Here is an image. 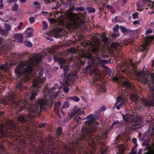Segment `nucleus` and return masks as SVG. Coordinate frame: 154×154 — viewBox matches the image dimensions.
I'll list each match as a JSON object with an SVG mask.
<instances>
[{"label": "nucleus", "instance_id": "20e7f679", "mask_svg": "<svg viewBox=\"0 0 154 154\" xmlns=\"http://www.w3.org/2000/svg\"><path fill=\"white\" fill-rule=\"evenodd\" d=\"M86 57L88 59L87 63L88 66H86L87 69H91L94 66V65L96 66H99L100 63L101 61L100 57H94L90 53H88L86 55Z\"/></svg>", "mask_w": 154, "mask_h": 154}, {"label": "nucleus", "instance_id": "7c9ffc66", "mask_svg": "<svg viewBox=\"0 0 154 154\" xmlns=\"http://www.w3.org/2000/svg\"><path fill=\"white\" fill-rule=\"evenodd\" d=\"M126 99L123 97L122 96L118 97H117V101L116 102V104H118L121 101H126Z\"/></svg>", "mask_w": 154, "mask_h": 154}, {"label": "nucleus", "instance_id": "cd10ccee", "mask_svg": "<svg viewBox=\"0 0 154 154\" xmlns=\"http://www.w3.org/2000/svg\"><path fill=\"white\" fill-rule=\"evenodd\" d=\"M0 69L5 72L8 71L9 69V68L5 64L1 65L0 66Z\"/></svg>", "mask_w": 154, "mask_h": 154}, {"label": "nucleus", "instance_id": "052dcab7", "mask_svg": "<svg viewBox=\"0 0 154 154\" xmlns=\"http://www.w3.org/2000/svg\"><path fill=\"white\" fill-rule=\"evenodd\" d=\"M25 44L26 46L28 47H31L32 45V44L29 41H26L25 43Z\"/></svg>", "mask_w": 154, "mask_h": 154}, {"label": "nucleus", "instance_id": "72a5a7b5", "mask_svg": "<svg viewBox=\"0 0 154 154\" xmlns=\"http://www.w3.org/2000/svg\"><path fill=\"white\" fill-rule=\"evenodd\" d=\"M62 130L63 129L61 127H60L57 128V130L56 133L57 136L58 137H59L60 136L62 133Z\"/></svg>", "mask_w": 154, "mask_h": 154}, {"label": "nucleus", "instance_id": "39448f33", "mask_svg": "<svg viewBox=\"0 0 154 154\" xmlns=\"http://www.w3.org/2000/svg\"><path fill=\"white\" fill-rule=\"evenodd\" d=\"M148 85L150 88V92L149 93V97L148 100L143 99L142 103V105L145 107H148L149 106L154 105V87L150 86L149 83Z\"/></svg>", "mask_w": 154, "mask_h": 154}, {"label": "nucleus", "instance_id": "37998d69", "mask_svg": "<svg viewBox=\"0 0 154 154\" xmlns=\"http://www.w3.org/2000/svg\"><path fill=\"white\" fill-rule=\"evenodd\" d=\"M119 46V44L117 42L113 43L111 45V47L114 48V49H117Z\"/></svg>", "mask_w": 154, "mask_h": 154}, {"label": "nucleus", "instance_id": "f03ea898", "mask_svg": "<svg viewBox=\"0 0 154 154\" xmlns=\"http://www.w3.org/2000/svg\"><path fill=\"white\" fill-rule=\"evenodd\" d=\"M98 119V116L93 115L92 114H90L85 119H87L88 121L85 122V124L82 127V136L85 140H88V143H90L91 146L92 147L94 146V140L95 138L93 134L97 130V128L95 123L91 124V123Z\"/></svg>", "mask_w": 154, "mask_h": 154}, {"label": "nucleus", "instance_id": "2eb2a0df", "mask_svg": "<svg viewBox=\"0 0 154 154\" xmlns=\"http://www.w3.org/2000/svg\"><path fill=\"white\" fill-rule=\"evenodd\" d=\"M122 85L123 86V88H125L130 91H131L134 88L133 85L131 84L128 81H123L122 83Z\"/></svg>", "mask_w": 154, "mask_h": 154}, {"label": "nucleus", "instance_id": "5fc2aeb1", "mask_svg": "<svg viewBox=\"0 0 154 154\" xmlns=\"http://www.w3.org/2000/svg\"><path fill=\"white\" fill-rule=\"evenodd\" d=\"M1 103L4 105H7L9 104V102L6 99L2 100H1Z\"/></svg>", "mask_w": 154, "mask_h": 154}, {"label": "nucleus", "instance_id": "a878e982", "mask_svg": "<svg viewBox=\"0 0 154 154\" xmlns=\"http://www.w3.org/2000/svg\"><path fill=\"white\" fill-rule=\"evenodd\" d=\"M51 1H52V3L54 2V4L56 5L55 6L52 7V9H57L59 8L60 6H58V1L57 0H51Z\"/></svg>", "mask_w": 154, "mask_h": 154}, {"label": "nucleus", "instance_id": "9b49d317", "mask_svg": "<svg viewBox=\"0 0 154 154\" xmlns=\"http://www.w3.org/2000/svg\"><path fill=\"white\" fill-rule=\"evenodd\" d=\"M31 119V116L30 114L27 115L23 114L20 115L17 120L19 122L24 123L26 122L30 121Z\"/></svg>", "mask_w": 154, "mask_h": 154}, {"label": "nucleus", "instance_id": "473e14b6", "mask_svg": "<svg viewBox=\"0 0 154 154\" xmlns=\"http://www.w3.org/2000/svg\"><path fill=\"white\" fill-rule=\"evenodd\" d=\"M99 70V69L97 67H96L93 69L92 72L96 75L99 76L100 74Z\"/></svg>", "mask_w": 154, "mask_h": 154}, {"label": "nucleus", "instance_id": "aec40b11", "mask_svg": "<svg viewBox=\"0 0 154 154\" xmlns=\"http://www.w3.org/2000/svg\"><path fill=\"white\" fill-rule=\"evenodd\" d=\"M15 40L18 42L22 43L23 40V34L18 33L14 35Z\"/></svg>", "mask_w": 154, "mask_h": 154}, {"label": "nucleus", "instance_id": "bb28decb", "mask_svg": "<svg viewBox=\"0 0 154 154\" xmlns=\"http://www.w3.org/2000/svg\"><path fill=\"white\" fill-rule=\"evenodd\" d=\"M119 152L121 154H123L125 152V148L123 144H120L119 146Z\"/></svg>", "mask_w": 154, "mask_h": 154}, {"label": "nucleus", "instance_id": "de8ad7c7", "mask_svg": "<svg viewBox=\"0 0 154 154\" xmlns=\"http://www.w3.org/2000/svg\"><path fill=\"white\" fill-rule=\"evenodd\" d=\"M120 29L123 32H128V29L125 27L124 26H120Z\"/></svg>", "mask_w": 154, "mask_h": 154}, {"label": "nucleus", "instance_id": "a18cd8bd", "mask_svg": "<svg viewBox=\"0 0 154 154\" xmlns=\"http://www.w3.org/2000/svg\"><path fill=\"white\" fill-rule=\"evenodd\" d=\"M139 14V13L138 12H136L132 14V17L133 19H137L139 18L138 15Z\"/></svg>", "mask_w": 154, "mask_h": 154}, {"label": "nucleus", "instance_id": "79ce46f5", "mask_svg": "<svg viewBox=\"0 0 154 154\" xmlns=\"http://www.w3.org/2000/svg\"><path fill=\"white\" fill-rule=\"evenodd\" d=\"M70 100H72L76 102H78L80 100V99L78 97L76 96L71 97H69Z\"/></svg>", "mask_w": 154, "mask_h": 154}, {"label": "nucleus", "instance_id": "3c124183", "mask_svg": "<svg viewBox=\"0 0 154 154\" xmlns=\"http://www.w3.org/2000/svg\"><path fill=\"white\" fill-rule=\"evenodd\" d=\"M119 29V26L118 25H115L113 28V30L114 32H118Z\"/></svg>", "mask_w": 154, "mask_h": 154}, {"label": "nucleus", "instance_id": "ea45409f", "mask_svg": "<svg viewBox=\"0 0 154 154\" xmlns=\"http://www.w3.org/2000/svg\"><path fill=\"white\" fill-rule=\"evenodd\" d=\"M80 109V108L77 105H75L74 107L73 111L75 113H77L79 112Z\"/></svg>", "mask_w": 154, "mask_h": 154}, {"label": "nucleus", "instance_id": "6e6d98bb", "mask_svg": "<svg viewBox=\"0 0 154 154\" xmlns=\"http://www.w3.org/2000/svg\"><path fill=\"white\" fill-rule=\"evenodd\" d=\"M34 5L35 8H40V4L37 1H35L34 2Z\"/></svg>", "mask_w": 154, "mask_h": 154}, {"label": "nucleus", "instance_id": "c85d7f7f", "mask_svg": "<svg viewBox=\"0 0 154 154\" xmlns=\"http://www.w3.org/2000/svg\"><path fill=\"white\" fill-rule=\"evenodd\" d=\"M23 84L20 81H17L16 83V88L19 89L21 91L23 90Z\"/></svg>", "mask_w": 154, "mask_h": 154}, {"label": "nucleus", "instance_id": "2f4dec72", "mask_svg": "<svg viewBox=\"0 0 154 154\" xmlns=\"http://www.w3.org/2000/svg\"><path fill=\"white\" fill-rule=\"evenodd\" d=\"M76 18H73V20H72V23H71L70 24V26L71 28L73 29L75 28L77 26L76 21L75 20Z\"/></svg>", "mask_w": 154, "mask_h": 154}, {"label": "nucleus", "instance_id": "e433bc0d", "mask_svg": "<svg viewBox=\"0 0 154 154\" xmlns=\"http://www.w3.org/2000/svg\"><path fill=\"white\" fill-rule=\"evenodd\" d=\"M70 106L69 103L68 101L64 102L62 106V109H67Z\"/></svg>", "mask_w": 154, "mask_h": 154}, {"label": "nucleus", "instance_id": "a19ab883", "mask_svg": "<svg viewBox=\"0 0 154 154\" xmlns=\"http://www.w3.org/2000/svg\"><path fill=\"white\" fill-rule=\"evenodd\" d=\"M87 9L88 12L90 13H94L95 11V9L91 7H88Z\"/></svg>", "mask_w": 154, "mask_h": 154}, {"label": "nucleus", "instance_id": "8fccbe9b", "mask_svg": "<svg viewBox=\"0 0 154 154\" xmlns=\"http://www.w3.org/2000/svg\"><path fill=\"white\" fill-rule=\"evenodd\" d=\"M18 6L16 3H15L13 7L12 8V10L13 11H17Z\"/></svg>", "mask_w": 154, "mask_h": 154}, {"label": "nucleus", "instance_id": "338daca9", "mask_svg": "<svg viewBox=\"0 0 154 154\" xmlns=\"http://www.w3.org/2000/svg\"><path fill=\"white\" fill-rule=\"evenodd\" d=\"M148 46V45L147 44H145L143 45L142 46V48L143 50H146V51H147V48Z\"/></svg>", "mask_w": 154, "mask_h": 154}, {"label": "nucleus", "instance_id": "c03bdc74", "mask_svg": "<svg viewBox=\"0 0 154 154\" xmlns=\"http://www.w3.org/2000/svg\"><path fill=\"white\" fill-rule=\"evenodd\" d=\"M107 137L106 133V132H103L101 134L100 137L102 140H104L106 139Z\"/></svg>", "mask_w": 154, "mask_h": 154}, {"label": "nucleus", "instance_id": "4c0bfd02", "mask_svg": "<svg viewBox=\"0 0 154 154\" xmlns=\"http://www.w3.org/2000/svg\"><path fill=\"white\" fill-rule=\"evenodd\" d=\"M105 69L106 74H108L109 75V76H111V75H112V71L111 69L109 68L108 67H106Z\"/></svg>", "mask_w": 154, "mask_h": 154}, {"label": "nucleus", "instance_id": "9d476101", "mask_svg": "<svg viewBox=\"0 0 154 154\" xmlns=\"http://www.w3.org/2000/svg\"><path fill=\"white\" fill-rule=\"evenodd\" d=\"M15 96L14 94H11L9 98V100L10 102L9 104L12 105L14 107L18 106L21 102V100H19L17 101H15Z\"/></svg>", "mask_w": 154, "mask_h": 154}, {"label": "nucleus", "instance_id": "0e129e2a", "mask_svg": "<svg viewBox=\"0 0 154 154\" xmlns=\"http://www.w3.org/2000/svg\"><path fill=\"white\" fill-rule=\"evenodd\" d=\"M106 109V108L105 106H103L100 107L99 110L101 112L105 111Z\"/></svg>", "mask_w": 154, "mask_h": 154}, {"label": "nucleus", "instance_id": "13d9d810", "mask_svg": "<svg viewBox=\"0 0 154 154\" xmlns=\"http://www.w3.org/2000/svg\"><path fill=\"white\" fill-rule=\"evenodd\" d=\"M29 20L30 23L31 24L33 23L35 20V18L34 17L29 18Z\"/></svg>", "mask_w": 154, "mask_h": 154}, {"label": "nucleus", "instance_id": "603ef678", "mask_svg": "<svg viewBox=\"0 0 154 154\" xmlns=\"http://www.w3.org/2000/svg\"><path fill=\"white\" fill-rule=\"evenodd\" d=\"M143 154H154V146L153 148L151 150L148 151L147 152L143 153Z\"/></svg>", "mask_w": 154, "mask_h": 154}, {"label": "nucleus", "instance_id": "4d7b16f0", "mask_svg": "<svg viewBox=\"0 0 154 154\" xmlns=\"http://www.w3.org/2000/svg\"><path fill=\"white\" fill-rule=\"evenodd\" d=\"M65 67L63 68V71L64 72V74L65 75H66L67 73V72L69 70V69L67 66H65Z\"/></svg>", "mask_w": 154, "mask_h": 154}, {"label": "nucleus", "instance_id": "f3484780", "mask_svg": "<svg viewBox=\"0 0 154 154\" xmlns=\"http://www.w3.org/2000/svg\"><path fill=\"white\" fill-rule=\"evenodd\" d=\"M150 4L149 1L147 0H142L141 1H139L137 2L136 4L138 8H142L144 5H147L148 6Z\"/></svg>", "mask_w": 154, "mask_h": 154}, {"label": "nucleus", "instance_id": "6ab92c4d", "mask_svg": "<svg viewBox=\"0 0 154 154\" xmlns=\"http://www.w3.org/2000/svg\"><path fill=\"white\" fill-rule=\"evenodd\" d=\"M8 43H4L2 47L0 48V53L5 54L6 53L7 51L9 48H10V46L8 45Z\"/></svg>", "mask_w": 154, "mask_h": 154}, {"label": "nucleus", "instance_id": "ddd939ff", "mask_svg": "<svg viewBox=\"0 0 154 154\" xmlns=\"http://www.w3.org/2000/svg\"><path fill=\"white\" fill-rule=\"evenodd\" d=\"M63 8L60 9L61 10H66V9L69 7V9L67 10H69L70 11H72L74 9L73 8L74 7V5L72 3H70L69 2H64L63 4Z\"/></svg>", "mask_w": 154, "mask_h": 154}, {"label": "nucleus", "instance_id": "0eeeda50", "mask_svg": "<svg viewBox=\"0 0 154 154\" xmlns=\"http://www.w3.org/2000/svg\"><path fill=\"white\" fill-rule=\"evenodd\" d=\"M150 72L147 71L146 70H144L143 72L140 73V75L139 77V79L142 82L145 84L150 83V77L148 75L149 74Z\"/></svg>", "mask_w": 154, "mask_h": 154}, {"label": "nucleus", "instance_id": "f257e3e1", "mask_svg": "<svg viewBox=\"0 0 154 154\" xmlns=\"http://www.w3.org/2000/svg\"><path fill=\"white\" fill-rule=\"evenodd\" d=\"M47 53L45 51H42L39 54H32L29 57V60L26 62H24L22 64L17 65L15 70V72L20 77L24 75V72L27 73V75H26L23 78H21V81L23 82H25L26 81L29 80L32 77H34L35 76L36 79H33L32 83L34 87L37 88L38 90L39 88H42V85L46 80V79L43 77L41 79L40 77L43 75V71L41 69H38L37 66L39 63H42L43 60L42 58L46 56Z\"/></svg>", "mask_w": 154, "mask_h": 154}, {"label": "nucleus", "instance_id": "412c9836", "mask_svg": "<svg viewBox=\"0 0 154 154\" xmlns=\"http://www.w3.org/2000/svg\"><path fill=\"white\" fill-rule=\"evenodd\" d=\"M91 51L94 53L95 55H98L99 53H100V52H102V51L100 50L99 47H96L94 46H93V47L91 48Z\"/></svg>", "mask_w": 154, "mask_h": 154}, {"label": "nucleus", "instance_id": "1a4fd4ad", "mask_svg": "<svg viewBox=\"0 0 154 154\" xmlns=\"http://www.w3.org/2000/svg\"><path fill=\"white\" fill-rule=\"evenodd\" d=\"M142 120L140 118L135 119L131 127V129L132 130H135L140 128L142 127Z\"/></svg>", "mask_w": 154, "mask_h": 154}, {"label": "nucleus", "instance_id": "f704fd0d", "mask_svg": "<svg viewBox=\"0 0 154 154\" xmlns=\"http://www.w3.org/2000/svg\"><path fill=\"white\" fill-rule=\"evenodd\" d=\"M127 103L126 101H122L118 106H117L116 107V109L118 110H119L120 108L122 106H126V105Z\"/></svg>", "mask_w": 154, "mask_h": 154}, {"label": "nucleus", "instance_id": "423d86ee", "mask_svg": "<svg viewBox=\"0 0 154 154\" xmlns=\"http://www.w3.org/2000/svg\"><path fill=\"white\" fill-rule=\"evenodd\" d=\"M61 89V87L58 84H56L51 87L49 91V95L48 96L51 99L55 98L59 94V92Z\"/></svg>", "mask_w": 154, "mask_h": 154}, {"label": "nucleus", "instance_id": "b1692460", "mask_svg": "<svg viewBox=\"0 0 154 154\" xmlns=\"http://www.w3.org/2000/svg\"><path fill=\"white\" fill-rule=\"evenodd\" d=\"M130 97L132 99V101L136 103L138 100V96L135 94H131Z\"/></svg>", "mask_w": 154, "mask_h": 154}, {"label": "nucleus", "instance_id": "4468645a", "mask_svg": "<svg viewBox=\"0 0 154 154\" xmlns=\"http://www.w3.org/2000/svg\"><path fill=\"white\" fill-rule=\"evenodd\" d=\"M44 99L42 98L39 100L38 102L40 105L41 108H43L46 107L47 103H49L51 102V100H47V97L46 96Z\"/></svg>", "mask_w": 154, "mask_h": 154}, {"label": "nucleus", "instance_id": "69168bd1", "mask_svg": "<svg viewBox=\"0 0 154 154\" xmlns=\"http://www.w3.org/2000/svg\"><path fill=\"white\" fill-rule=\"evenodd\" d=\"M140 20H138L134 21L133 22V24L134 25H135L136 24L140 25Z\"/></svg>", "mask_w": 154, "mask_h": 154}, {"label": "nucleus", "instance_id": "58836bf2", "mask_svg": "<svg viewBox=\"0 0 154 154\" xmlns=\"http://www.w3.org/2000/svg\"><path fill=\"white\" fill-rule=\"evenodd\" d=\"M43 24V26L42 27V29L45 30L46 29L48 28V24L47 22L45 21H43L42 22Z\"/></svg>", "mask_w": 154, "mask_h": 154}, {"label": "nucleus", "instance_id": "dca6fc26", "mask_svg": "<svg viewBox=\"0 0 154 154\" xmlns=\"http://www.w3.org/2000/svg\"><path fill=\"white\" fill-rule=\"evenodd\" d=\"M5 28L6 29H0V33L3 36H6L8 35V31L11 29V26L9 25L6 24Z\"/></svg>", "mask_w": 154, "mask_h": 154}, {"label": "nucleus", "instance_id": "774afa93", "mask_svg": "<svg viewBox=\"0 0 154 154\" xmlns=\"http://www.w3.org/2000/svg\"><path fill=\"white\" fill-rule=\"evenodd\" d=\"M108 38L106 37H104L103 39V43H105L107 42L108 40Z\"/></svg>", "mask_w": 154, "mask_h": 154}, {"label": "nucleus", "instance_id": "c756f323", "mask_svg": "<svg viewBox=\"0 0 154 154\" xmlns=\"http://www.w3.org/2000/svg\"><path fill=\"white\" fill-rule=\"evenodd\" d=\"M61 104V102L60 101H58L56 102L55 104L54 107V110L56 111H57L60 107Z\"/></svg>", "mask_w": 154, "mask_h": 154}, {"label": "nucleus", "instance_id": "f8f14e48", "mask_svg": "<svg viewBox=\"0 0 154 154\" xmlns=\"http://www.w3.org/2000/svg\"><path fill=\"white\" fill-rule=\"evenodd\" d=\"M5 123L7 128L10 129L14 130L17 128V125L15 121L9 120L6 121Z\"/></svg>", "mask_w": 154, "mask_h": 154}, {"label": "nucleus", "instance_id": "5701e85b", "mask_svg": "<svg viewBox=\"0 0 154 154\" xmlns=\"http://www.w3.org/2000/svg\"><path fill=\"white\" fill-rule=\"evenodd\" d=\"M33 32V31L32 28H28L26 31L27 37H32V36Z\"/></svg>", "mask_w": 154, "mask_h": 154}, {"label": "nucleus", "instance_id": "864d4df0", "mask_svg": "<svg viewBox=\"0 0 154 154\" xmlns=\"http://www.w3.org/2000/svg\"><path fill=\"white\" fill-rule=\"evenodd\" d=\"M132 141L133 143L135 144V146H134V148H136L137 146V139L136 138H133L132 139Z\"/></svg>", "mask_w": 154, "mask_h": 154}, {"label": "nucleus", "instance_id": "09e8293b", "mask_svg": "<svg viewBox=\"0 0 154 154\" xmlns=\"http://www.w3.org/2000/svg\"><path fill=\"white\" fill-rule=\"evenodd\" d=\"M107 8L112 13H114L115 11L114 8L111 5H108L107 6Z\"/></svg>", "mask_w": 154, "mask_h": 154}, {"label": "nucleus", "instance_id": "4be33fe9", "mask_svg": "<svg viewBox=\"0 0 154 154\" xmlns=\"http://www.w3.org/2000/svg\"><path fill=\"white\" fill-rule=\"evenodd\" d=\"M124 120L125 122H131L133 121V118H132V116H128L127 115H125L124 114H122Z\"/></svg>", "mask_w": 154, "mask_h": 154}, {"label": "nucleus", "instance_id": "6e6552de", "mask_svg": "<svg viewBox=\"0 0 154 154\" xmlns=\"http://www.w3.org/2000/svg\"><path fill=\"white\" fill-rule=\"evenodd\" d=\"M50 53L53 55V57L54 60L55 61H57L60 65V68H63V65L65 63L66 60L62 57L58 58L59 54L56 52L53 49H51L49 51Z\"/></svg>", "mask_w": 154, "mask_h": 154}, {"label": "nucleus", "instance_id": "393cba45", "mask_svg": "<svg viewBox=\"0 0 154 154\" xmlns=\"http://www.w3.org/2000/svg\"><path fill=\"white\" fill-rule=\"evenodd\" d=\"M2 120L0 119V133L2 135H4L5 134V132L4 129V125L2 124Z\"/></svg>", "mask_w": 154, "mask_h": 154}, {"label": "nucleus", "instance_id": "49530a36", "mask_svg": "<svg viewBox=\"0 0 154 154\" xmlns=\"http://www.w3.org/2000/svg\"><path fill=\"white\" fill-rule=\"evenodd\" d=\"M119 35L118 32H114L112 34V36L114 38H116Z\"/></svg>", "mask_w": 154, "mask_h": 154}, {"label": "nucleus", "instance_id": "e2e57ef3", "mask_svg": "<svg viewBox=\"0 0 154 154\" xmlns=\"http://www.w3.org/2000/svg\"><path fill=\"white\" fill-rule=\"evenodd\" d=\"M135 149L136 148H134V146L129 154H136L137 151Z\"/></svg>", "mask_w": 154, "mask_h": 154}, {"label": "nucleus", "instance_id": "7ed1b4c3", "mask_svg": "<svg viewBox=\"0 0 154 154\" xmlns=\"http://www.w3.org/2000/svg\"><path fill=\"white\" fill-rule=\"evenodd\" d=\"M37 93V90L36 92L35 91L31 94L29 98V100L28 101H27L26 99H23V103H21L23 105H22L21 106H25V105H26V108L29 111L37 113L39 109V106L35 100L33 101Z\"/></svg>", "mask_w": 154, "mask_h": 154}, {"label": "nucleus", "instance_id": "680f3d73", "mask_svg": "<svg viewBox=\"0 0 154 154\" xmlns=\"http://www.w3.org/2000/svg\"><path fill=\"white\" fill-rule=\"evenodd\" d=\"M23 24V22H20L19 23V25L17 27V28L18 30H20L22 29V27Z\"/></svg>", "mask_w": 154, "mask_h": 154}, {"label": "nucleus", "instance_id": "a211bd4d", "mask_svg": "<svg viewBox=\"0 0 154 154\" xmlns=\"http://www.w3.org/2000/svg\"><path fill=\"white\" fill-rule=\"evenodd\" d=\"M62 32V29L60 28H54L51 31V34L56 38H59L60 36V33Z\"/></svg>", "mask_w": 154, "mask_h": 154}, {"label": "nucleus", "instance_id": "c9c22d12", "mask_svg": "<svg viewBox=\"0 0 154 154\" xmlns=\"http://www.w3.org/2000/svg\"><path fill=\"white\" fill-rule=\"evenodd\" d=\"M71 81V77L68 76L66 79L65 82H64V86H68L69 85V82Z\"/></svg>", "mask_w": 154, "mask_h": 154}, {"label": "nucleus", "instance_id": "bf43d9fd", "mask_svg": "<svg viewBox=\"0 0 154 154\" xmlns=\"http://www.w3.org/2000/svg\"><path fill=\"white\" fill-rule=\"evenodd\" d=\"M92 39L94 42L96 44L97 43H98L99 40L97 37H96L95 36H94L93 37Z\"/></svg>", "mask_w": 154, "mask_h": 154}]
</instances>
